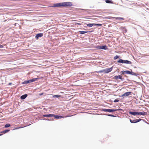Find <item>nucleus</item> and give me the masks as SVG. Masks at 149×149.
<instances>
[{"label":"nucleus","mask_w":149,"mask_h":149,"mask_svg":"<svg viewBox=\"0 0 149 149\" xmlns=\"http://www.w3.org/2000/svg\"><path fill=\"white\" fill-rule=\"evenodd\" d=\"M129 114L131 115L135 116L136 115H143L145 116L147 114V113L146 112H137L136 111L135 109H131V110H130L128 111Z\"/></svg>","instance_id":"nucleus-1"},{"label":"nucleus","mask_w":149,"mask_h":149,"mask_svg":"<svg viewBox=\"0 0 149 149\" xmlns=\"http://www.w3.org/2000/svg\"><path fill=\"white\" fill-rule=\"evenodd\" d=\"M117 63L130 64H131L132 63V62L130 61L127 60H123L120 58H118V60L117 61Z\"/></svg>","instance_id":"nucleus-2"},{"label":"nucleus","mask_w":149,"mask_h":149,"mask_svg":"<svg viewBox=\"0 0 149 149\" xmlns=\"http://www.w3.org/2000/svg\"><path fill=\"white\" fill-rule=\"evenodd\" d=\"M63 7H70L74 6L72 3L71 2H63Z\"/></svg>","instance_id":"nucleus-3"},{"label":"nucleus","mask_w":149,"mask_h":149,"mask_svg":"<svg viewBox=\"0 0 149 149\" xmlns=\"http://www.w3.org/2000/svg\"><path fill=\"white\" fill-rule=\"evenodd\" d=\"M113 79H115L117 80L118 79H120L122 81H123L124 80V78L123 77V75L120 74V75H116L113 76L112 78Z\"/></svg>","instance_id":"nucleus-4"},{"label":"nucleus","mask_w":149,"mask_h":149,"mask_svg":"<svg viewBox=\"0 0 149 149\" xmlns=\"http://www.w3.org/2000/svg\"><path fill=\"white\" fill-rule=\"evenodd\" d=\"M63 2H60L54 3L50 6L52 7H58L59 8L63 7Z\"/></svg>","instance_id":"nucleus-5"},{"label":"nucleus","mask_w":149,"mask_h":149,"mask_svg":"<svg viewBox=\"0 0 149 149\" xmlns=\"http://www.w3.org/2000/svg\"><path fill=\"white\" fill-rule=\"evenodd\" d=\"M96 48L99 50L103 49L106 50L108 49L107 46L106 45L96 46Z\"/></svg>","instance_id":"nucleus-6"},{"label":"nucleus","mask_w":149,"mask_h":149,"mask_svg":"<svg viewBox=\"0 0 149 149\" xmlns=\"http://www.w3.org/2000/svg\"><path fill=\"white\" fill-rule=\"evenodd\" d=\"M102 111L105 112H108L109 113H112L115 111V109H107L105 108H102L101 109Z\"/></svg>","instance_id":"nucleus-7"},{"label":"nucleus","mask_w":149,"mask_h":149,"mask_svg":"<svg viewBox=\"0 0 149 149\" xmlns=\"http://www.w3.org/2000/svg\"><path fill=\"white\" fill-rule=\"evenodd\" d=\"M131 70L130 71L128 70H122L120 72V74L123 75H125V74H131Z\"/></svg>","instance_id":"nucleus-8"},{"label":"nucleus","mask_w":149,"mask_h":149,"mask_svg":"<svg viewBox=\"0 0 149 149\" xmlns=\"http://www.w3.org/2000/svg\"><path fill=\"white\" fill-rule=\"evenodd\" d=\"M104 18L107 19H111L112 18H115L116 20H123L124 19V18L121 17H106Z\"/></svg>","instance_id":"nucleus-9"},{"label":"nucleus","mask_w":149,"mask_h":149,"mask_svg":"<svg viewBox=\"0 0 149 149\" xmlns=\"http://www.w3.org/2000/svg\"><path fill=\"white\" fill-rule=\"evenodd\" d=\"M53 117H54V118L55 119H61V118H63L64 117L62 116H61V115H55V114H52V118Z\"/></svg>","instance_id":"nucleus-10"},{"label":"nucleus","mask_w":149,"mask_h":149,"mask_svg":"<svg viewBox=\"0 0 149 149\" xmlns=\"http://www.w3.org/2000/svg\"><path fill=\"white\" fill-rule=\"evenodd\" d=\"M43 33H38L36 34L35 36V38L36 40L39 39L40 38L43 37Z\"/></svg>","instance_id":"nucleus-11"},{"label":"nucleus","mask_w":149,"mask_h":149,"mask_svg":"<svg viewBox=\"0 0 149 149\" xmlns=\"http://www.w3.org/2000/svg\"><path fill=\"white\" fill-rule=\"evenodd\" d=\"M113 66L110 68H106L105 69V73H108L110 72L113 70Z\"/></svg>","instance_id":"nucleus-12"},{"label":"nucleus","mask_w":149,"mask_h":149,"mask_svg":"<svg viewBox=\"0 0 149 149\" xmlns=\"http://www.w3.org/2000/svg\"><path fill=\"white\" fill-rule=\"evenodd\" d=\"M52 114H42V117H46L49 118H52Z\"/></svg>","instance_id":"nucleus-13"},{"label":"nucleus","mask_w":149,"mask_h":149,"mask_svg":"<svg viewBox=\"0 0 149 149\" xmlns=\"http://www.w3.org/2000/svg\"><path fill=\"white\" fill-rule=\"evenodd\" d=\"M40 79V78H33L29 80V83H31L33 82H34L36 81H37L38 79Z\"/></svg>","instance_id":"nucleus-14"},{"label":"nucleus","mask_w":149,"mask_h":149,"mask_svg":"<svg viewBox=\"0 0 149 149\" xmlns=\"http://www.w3.org/2000/svg\"><path fill=\"white\" fill-rule=\"evenodd\" d=\"M28 95L27 94H25L21 95L20 96V99L22 100H24L26 99V97L28 96Z\"/></svg>","instance_id":"nucleus-15"},{"label":"nucleus","mask_w":149,"mask_h":149,"mask_svg":"<svg viewBox=\"0 0 149 149\" xmlns=\"http://www.w3.org/2000/svg\"><path fill=\"white\" fill-rule=\"evenodd\" d=\"M131 70V74L130 75L135 76L137 77H138V76H139L140 75L136 72H134L133 71H132V70L131 69H130Z\"/></svg>","instance_id":"nucleus-16"},{"label":"nucleus","mask_w":149,"mask_h":149,"mask_svg":"<svg viewBox=\"0 0 149 149\" xmlns=\"http://www.w3.org/2000/svg\"><path fill=\"white\" fill-rule=\"evenodd\" d=\"M132 92L131 91L127 92L124 93L125 97H127L132 94Z\"/></svg>","instance_id":"nucleus-17"},{"label":"nucleus","mask_w":149,"mask_h":149,"mask_svg":"<svg viewBox=\"0 0 149 149\" xmlns=\"http://www.w3.org/2000/svg\"><path fill=\"white\" fill-rule=\"evenodd\" d=\"M130 122L132 123H138L136 119H135L134 120H132L131 118H130Z\"/></svg>","instance_id":"nucleus-18"},{"label":"nucleus","mask_w":149,"mask_h":149,"mask_svg":"<svg viewBox=\"0 0 149 149\" xmlns=\"http://www.w3.org/2000/svg\"><path fill=\"white\" fill-rule=\"evenodd\" d=\"M10 130L9 129H7L0 132L1 133H6L10 131Z\"/></svg>","instance_id":"nucleus-19"},{"label":"nucleus","mask_w":149,"mask_h":149,"mask_svg":"<svg viewBox=\"0 0 149 149\" xmlns=\"http://www.w3.org/2000/svg\"><path fill=\"white\" fill-rule=\"evenodd\" d=\"M52 97L53 98H59L62 97V96L61 95H52Z\"/></svg>","instance_id":"nucleus-20"},{"label":"nucleus","mask_w":149,"mask_h":149,"mask_svg":"<svg viewBox=\"0 0 149 149\" xmlns=\"http://www.w3.org/2000/svg\"><path fill=\"white\" fill-rule=\"evenodd\" d=\"M30 83L29 80H25L23 82H22L21 84H27Z\"/></svg>","instance_id":"nucleus-21"},{"label":"nucleus","mask_w":149,"mask_h":149,"mask_svg":"<svg viewBox=\"0 0 149 149\" xmlns=\"http://www.w3.org/2000/svg\"><path fill=\"white\" fill-rule=\"evenodd\" d=\"M78 32L81 34H84L85 33H88V31H79Z\"/></svg>","instance_id":"nucleus-22"},{"label":"nucleus","mask_w":149,"mask_h":149,"mask_svg":"<svg viewBox=\"0 0 149 149\" xmlns=\"http://www.w3.org/2000/svg\"><path fill=\"white\" fill-rule=\"evenodd\" d=\"M44 117H42V120H47V121H50V120L52 121V120H54V119H53V118H50V119H47L46 118H45Z\"/></svg>","instance_id":"nucleus-23"},{"label":"nucleus","mask_w":149,"mask_h":149,"mask_svg":"<svg viewBox=\"0 0 149 149\" xmlns=\"http://www.w3.org/2000/svg\"><path fill=\"white\" fill-rule=\"evenodd\" d=\"M105 2L107 3H113V2L111 0H106Z\"/></svg>","instance_id":"nucleus-24"},{"label":"nucleus","mask_w":149,"mask_h":149,"mask_svg":"<svg viewBox=\"0 0 149 149\" xmlns=\"http://www.w3.org/2000/svg\"><path fill=\"white\" fill-rule=\"evenodd\" d=\"M93 72V73H95V72H97L98 73L103 72L104 73H105V70L104 69L102 70L99 71L94 72Z\"/></svg>","instance_id":"nucleus-25"},{"label":"nucleus","mask_w":149,"mask_h":149,"mask_svg":"<svg viewBox=\"0 0 149 149\" xmlns=\"http://www.w3.org/2000/svg\"><path fill=\"white\" fill-rule=\"evenodd\" d=\"M103 115L106 116H109L112 117H116V116L112 115L111 114H104Z\"/></svg>","instance_id":"nucleus-26"},{"label":"nucleus","mask_w":149,"mask_h":149,"mask_svg":"<svg viewBox=\"0 0 149 149\" xmlns=\"http://www.w3.org/2000/svg\"><path fill=\"white\" fill-rule=\"evenodd\" d=\"M86 26L91 27L93 26V23H89L88 24H85Z\"/></svg>","instance_id":"nucleus-27"},{"label":"nucleus","mask_w":149,"mask_h":149,"mask_svg":"<svg viewBox=\"0 0 149 149\" xmlns=\"http://www.w3.org/2000/svg\"><path fill=\"white\" fill-rule=\"evenodd\" d=\"M10 126L11 125L9 123H7L4 125V127L5 128H7L10 127Z\"/></svg>","instance_id":"nucleus-28"},{"label":"nucleus","mask_w":149,"mask_h":149,"mask_svg":"<svg viewBox=\"0 0 149 149\" xmlns=\"http://www.w3.org/2000/svg\"><path fill=\"white\" fill-rule=\"evenodd\" d=\"M84 12L87 13H91L92 11L90 10L85 9Z\"/></svg>","instance_id":"nucleus-29"},{"label":"nucleus","mask_w":149,"mask_h":149,"mask_svg":"<svg viewBox=\"0 0 149 149\" xmlns=\"http://www.w3.org/2000/svg\"><path fill=\"white\" fill-rule=\"evenodd\" d=\"M120 100V98H117L115 99L113 102H114L116 103L118 102L119 101V100Z\"/></svg>","instance_id":"nucleus-30"},{"label":"nucleus","mask_w":149,"mask_h":149,"mask_svg":"<svg viewBox=\"0 0 149 149\" xmlns=\"http://www.w3.org/2000/svg\"><path fill=\"white\" fill-rule=\"evenodd\" d=\"M120 56L118 55H116L113 58V59L114 60H116L119 58Z\"/></svg>","instance_id":"nucleus-31"},{"label":"nucleus","mask_w":149,"mask_h":149,"mask_svg":"<svg viewBox=\"0 0 149 149\" xmlns=\"http://www.w3.org/2000/svg\"><path fill=\"white\" fill-rule=\"evenodd\" d=\"M136 120H137L138 123L140 121H141V120H143L144 121H145V120L144 119H141V118H139V119H136Z\"/></svg>","instance_id":"nucleus-32"},{"label":"nucleus","mask_w":149,"mask_h":149,"mask_svg":"<svg viewBox=\"0 0 149 149\" xmlns=\"http://www.w3.org/2000/svg\"><path fill=\"white\" fill-rule=\"evenodd\" d=\"M136 120H137L138 123L140 121H141V120H143L144 121H145V120L144 119H141V118H139V119H136Z\"/></svg>","instance_id":"nucleus-33"},{"label":"nucleus","mask_w":149,"mask_h":149,"mask_svg":"<svg viewBox=\"0 0 149 149\" xmlns=\"http://www.w3.org/2000/svg\"><path fill=\"white\" fill-rule=\"evenodd\" d=\"M23 127H16L14 129H13V130H17L21 128H22Z\"/></svg>","instance_id":"nucleus-34"},{"label":"nucleus","mask_w":149,"mask_h":149,"mask_svg":"<svg viewBox=\"0 0 149 149\" xmlns=\"http://www.w3.org/2000/svg\"><path fill=\"white\" fill-rule=\"evenodd\" d=\"M102 24H99V23H97V26H101L102 25Z\"/></svg>","instance_id":"nucleus-35"},{"label":"nucleus","mask_w":149,"mask_h":149,"mask_svg":"<svg viewBox=\"0 0 149 149\" xmlns=\"http://www.w3.org/2000/svg\"><path fill=\"white\" fill-rule=\"evenodd\" d=\"M75 25H81L82 24V23H79L75 22Z\"/></svg>","instance_id":"nucleus-36"},{"label":"nucleus","mask_w":149,"mask_h":149,"mask_svg":"<svg viewBox=\"0 0 149 149\" xmlns=\"http://www.w3.org/2000/svg\"><path fill=\"white\" fill-rule=\"evenodd\" d=\"M115 111H123V110L122 109H115Z\"/></svg>","instance_id":"nucleus-37"},{"label":"nucleus","mask_w":149,"mask_h":149,"mask_svg":"<svg viewBox=\"0 0 149 149\" xmlns=\"http://www.w3.org/2000/svg\"><path fill=\"white\" fill-rule=\"evenodd\" d=\"M118 97H123V98H124V97H125V96L124 95V94H123L121 95H118Z\"/></svg>","instance_id":"nucleus-38"},{"label":"nucleus","mask_w":149,"mask_h":149,"mask_svg":"<svg viewBox=\"0 0 149 149\" xmlns=\"http://www.w3.org/2000/svg\"><path fill=\"white\" fill-rule=\"evenodd\" d=\"M97 23H93V26H96Z\"/></svg>","instance_id":"nucleus-39"},{"label":"nucleus","mask_w":149,"mask_h":149,"mask_svg":"<svg viewBox=\"0 0 149 149\" xmlns=\"http://www.w3.org/2000/svg\"><path fill=\"white\" fill-rule=\"evenodd\" d=\"M44 94L43 93H41L39 94V95L40 96H41L42 95Z\"/></svg>","instance_id":"nucleus-40"},{"label":"nucleus","mask_w":149,"mask_h":149,"mask_svg":"<svg viewBox=\"0 0 149 149\" xmlns=\"http://www.w3.org/2000/svg\"><path fill=\"white\" fill-rule=\"evenodd\" d=\"M123 75L124 76V77H123H123H125L126 78H127L128 77L125 74Z\"/></svg>","instance_id":"nucleus-41"},{"label":"nucleus","mask_w":149,"mask_h":149,"mask_svg":"<svg viewBox=\"0 0 149 149\" xmlns=\"http://www.w3.org/2000/svg\"><path fill=\"white\" fill-rule=\"evenodd\" d=\"M3 48V45H0V48Z\"/></svg>","instance_id":"nucleus-42"},{"label":"nucleus","mask_w":149,"mask_h":149,"mask_svg":"<svg viewBox=\"0 0 149 149\" xmlns=\"http://www.w3.org/2000/svg\"><path fill=\"white\" fill-rule=\"evenodd\" d=\"M12 84V83L10 82L8 84V85L9 86H10V85H11Z\"/></svg>","instance_id":"nucleus-43"},{"label":"nucleus","mask_w":149,"mask_h":149,"mask_svg":"<svg viewBox=\"0 0 149 149\" xmlns=\"http://www.w3.org/2000/svg\"><path fill=\"white\" fill-rule=\"evenodd\" d=\"M144 122H145L146 124H147L149 125V123L146 122L145 120V121H144Z\"/></svg>","instance_id":"nucleus-44"},{"label":"nucleus","mask_w":149,"mask_h":149,"mask_svg":"<svg viewBox=\"0 0 149 149\" xmlns=\"http://www.w3.org/2000/svg\"><path fill=\"white\" fill-rule=\"evenodd\" d=\"M93 31V30H92L91 31H88V33H91V32H92Z\"/></svg>","instance_id":"nucleus-45"},{"label":"nucleus","mask_w":149,"mask_h":149,"mask_svg":"<svg viewBox=\"0 0 149 149\" xmlns=\"http://www.w3.org/2000/svg\"><path fill=\"white\" fill-rule=\"evenodd\" d=\"M113 101L111 100H109V102H111V103L113 102Z\"/></svg>","instance_id":"nucleus-46"},{"label":"nucleus","mask_w":149,"mask_h":149,"mask_svg":"<svg viewBox=\"0 0 149 149\" xmlns=\"http://www.w3.org/2000/svg\"><path fill=\"white\" fill-rule=\"evenodd\" d=\"M126 79L127 81H130V79H128V78Z\"/></svg>","instance_id":"nucleus-47"},{"label":"nucleus","mask_w":149,"mask_h":149,"mask_svg":"<svg viewBox=\"0 0 149 149\" xmlns=\"http://www.w3.org/2000/svg\"><path fill=\"white\" fill-rule=\"evenodd\" d=\"M85 9H81V10H84Z\"/></svg>","instance_id":"nucleus-48"},{"label":"nucleus","mask_w":149,"mask_h":149,"mask_svg":"<svg viewBox=\"0 0 149 149\" xmlns=\"http://www.w3.org/2000/svg\"><path fill=\"white\" fill-rule=\"evenodd\" d=\"M79 74H81V73H79ZM82 75H84V73H82Z\"/></svg>","instance_id":"nucleus-49"},{"label":"nucleus","mask_w":149,"mask_h":149,"mask_svg":"<svg viewBox=\"0 0 149 149\" xmlns=\"http://www.w3.org/2000/svg\"><path fill=\"white\" fill-rule=\"evenodd\" d=\"M84 26L86 28H87V26Z\"/></svg>","instance_id":"nucleus-50"},{"label":"nucleus","mask_w":149,"mask_h":149,"mask_svg":"<svg viewBox=\"0 0 149 149\" xmlns=\"http://www.w3.org/2000/svg\"><path fill=\"white\" fill-rule=\"evenodd\" d=\"M113 95L114 96H117V95H116V94H114Z\"/></svg>","instance_id":"nucleus-51"},{"label":"nucleus","mask_w":149,"mask_h":149,"mask_svg":"<svg viewBox=\"0 0 149 149\" xmlns=\"http://www.w3.org/2000/svg\"><path fill=\"white\" fill-rule=\"evenodd\" d=\"M99 11V10H95L96 11Z\"/></svg>","instance_id":"nucleus-52"},{"label":"nucleus","mask_w":149,"mask_h":149,"mask_svg":"<svg viewBox=\"0 0 149 149\" xmlns=\"http://www.w3.org/2000/svg\"><path fill=\"white\" fill-rule=\"evenodd\" d=\"M2 134H0V136H2Z\"/></svg>","instance_id":"nucleus-53"},{"label":"nucleus","mask_w":149,"mask_h":149,"mask_svg":"<svg viewBox=\"0 0 149 149\" xmlns=\"http://www.w3.org/2000/svg\"><path fill=\"white\" fill-rule=\"evenodd\" d=\"M83 29V30H86V29H84H84Z\"/></svg>","instance_id":"nucleus-54"},{"label":"nucleus","mask_w":149,"mask_h":149,"mask_svg":"<svg viewBox=\"0 0 149 149\" xmlns=\"http://www.w3.org/2000/svg\"><path fill=\"white\" fill-rule=\"evenodd\" d=\"M124 82H125V83H127V82H126V81H124Z\"/></svg>","instance_id":"nucleus-55"},{"label":"nucleus","mask_w":149,"mask_h":149,"mask_svg":"<svg viewBox=\"0 0 149 149\" xmlns=\"http://www.w3.org/2000/svg\"><path fill=\"white\" fill-rule=\"evenodd\" d=\"M131 117L132 118H133V116H131Z\"/></svg>","instance_id":"nucleus-56"},{"label":"nucleus","mask_w":149,"mask_h":149,"mask_svg":"<svg viewBox=\"0 0 149 149\" xmlns=\"http://www.w3.org/2000/svg\"><path fill=\"white\" fill-rule=\"evenodd\" d=\"M134 68H136V67H135H135H134Z\"/></svg>","instance_id":"nucleus-57"},{"label":"nucleus","mask_w":149,"mask_h":149,"mask_svg":"<svg viewBox=\"0 0 149 149\" xmlns=\"http://www.w3.org/2000/svg\"><path fill=\"white\" fill-rule=\"evenodd\" d=\"M47 119H50V118H47Z\"/></svg>","instance_id":"nucleus-58"},{"label":"nucleus","mask_w":149,"mask_h":149,"mask_svg":"<svg viewBox=\"0 0 149 149\" xmlns=\"http://www.w3.org/2000/svg\"><path fill=\"white\" fill-rule=\"evenodd\" d=\"M134 81V82H135V81H133H133Z\"/></svg>","instance_id":"nucleus-59"},{"label":"nucleus","mask_w":149,"mask_h":149,"mask_svg":"<svg viewBox=\"0 0 149 149\" xmlns=\"http://www.w3.org/2000/svg\"><path fill=\"white\" fill-rule=\"evenodd\" d=\"M120 81H118V82H119Z\"/></svg>","instance_id":"nucleus-60"}]
</instances>
